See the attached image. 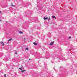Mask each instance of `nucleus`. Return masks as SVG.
<instances>
[{
	"label": "nucleus",
	"mask_w": 77,
	"mask_h": 77,
	"mask_svg": "<svg viewBox=\"0 0 77 77\" xmlns=\"http://www.w3.org/2000/svg\"><path fill=\"white\" fill-rule=\"evenodd\" d=\"M1 44L2 45H3V46H4V45H5V44H4V43H3V42H1Z\"/></svg>",
	"instance_id": "f257e3e1"
},
{
	"label": "nucleus",
	"mask_w": 77,
	"mask_h": 77,
	"mask_svg": "<svg viewBox=\"0 0 77 77\" xmlns=\"http://www.w3.org/2000/svg\"><path fill=\"white\" fill-rule=\"evenodd\" d=\"M54 42H51V43L50 44L51 45H53V44H54Z\"/></svg>",
	"instance_id": "f03ea898"
},
{
	"label": "nucleus",
	"mask_w": 77,
	"mask_h": 77,
	"mask_svg": "<svg viewBox=\"0 0 77 77\" xmlns=\"http://www.w3.org/2000/svg\"><path fill=\"white\" fill-rule=\"evenodd\" d=\"M12 38H11L10 39H9L8 40V43H9V41H11V40H12Z\"/></svg>",
	"instance_id": "7ed1b4c3"
},
{
	"label": "nucleus",
	"mask_w": 77,
	"mask_h": 77,
	"mask_svg": "<svg viewBox=\"0 0 77 77\" xmlns=\"http://www.w3.org/2000/svg\"><path fill=\"white\" fill-rule=\"evenodd\" d=\"M48 19V17H44V20H47Z\"/></svg>",
	"instance_id": "20e7f679"
},
{
	"label": "nucleus",
	"mask_w": 77,
	"mask_h": 77,
	"mask_svg": "<svg viewBox=\"0 0 77 77\" xmlns=\"http://www.w3.org/2000/svg\"><path fill=\"white\" fill-rule=\"evenodd\" d=\"M23 67H22L21 68H19V69H20V70H22V69H23Z\"/></svg>",
	"instance_id": "39448f33"
},
{
	"label": "nucleus",
	"mask_w": 77,
	"mask_h": 77,
	"mask_svg": "<svg viewBox=\"0 0 77 77\" xmlns=\"http://www.w3.org/2000/svg\"><path fill=\"white\" fill-rule=\"evenodd\" d=\"M33 44L34 45H37V43H36L34 42Z\"/></svg>",
	"instance_id": "423d86ee"
},
{
	"label": "nucleus",
	"mask_w": 77,
	"mask_h": 77,
	"mask_svg": "<svg viewBox=\"0 0 77 77\" xmlns=\"http://www.w3.org/2000/svg\"><path fill=\"white\" fill-rule=\"evenodd\" d=\"M52 18H56V17H55V16H54L52 17Z\"/></svg>",
	"instance_id": "0eeeda50"
},
{
	"label": "nucleus",
	"mask_w": 77,
	"mask_h": 77,
	"mask_svg": "<svg viewBox=\"0 0 77 77\" xmlns=\"http://www.w3.org/2000/svg\"><path fill=\"white\" fill-rule=\"evenodd\" d=\"M19 33H20V34L21 33L22 34H23V32H22L21 31H20L19 32Z\"/></svg>",
	"instance_id": "6e6552de"
},
{
	"label": "nucleus",
	"mask_w": 77,
	"mask_h": 77,
	"mask_svg": "<svg viewBox=\"0 0 77 77\" xmlns=\"http://www.w3.org/2000/svg\"><path fill=\"white\" fill-rule=\"evenodd\" d=\"M21 72H24V71H26V70H21Z\"/></svg>",
	"instance_id": "1a4fd4ad"
},
{
	"label": "nucleus",
	"mask_w": 77,
	"mask_h": 77,
	"mask_svg": "<svg viewBox=\"0 0 77 77\" xmlns=\"http://www.w3.org/2000/svg\"><path fill=\"white\" fill-rule=\"evenodd\" d=\"M50 17H49V19H48V21H50Z\"/></svg>",
	"instance_id": "9d476101"
},
{
	"label": "nucleus",
	"mask_w": 77,
	"mask_h": 77,
	"mask_svg": "<svg viewBox=\"0 0 77 77\" xmlns=\"http://www.w3.org/2000/svg\"><path fill=\"white\" fill-rule=\"evenodd\" d=\"M26 50H29V49H28V48H26Z\"/></svg>",
	"instance_id": "9b49d317"
},
{
	"label": "nucleus",
	"mask_w": 77,
	"mask_h": 77,
	"mask_svg": "<svg viewBox=\"0 0 77 77\" xmlns=\"http://www.w3.org/2000/svg\"><path fill=\"white\" fill-rule=\"evenodd\" d=\"M11 5L12 6H14V5H12V3H11Z\"/></svg>",
	"instance_id": "f8f14e48"
},
{
	"label": "nucleus",
	"mask_w": 77,
	"mask_h": 77,
	"mask_svg": "<svg viewBox=\"0 0 77 77\" xmlns=\"http://www.w3.org/2000/svg\"><path fill=\"white\" fill-rule=\"evenodd\" d=\"M71 38V37L70 36V37H69V39H70V38Z\"/></svg>",
	"instance_id": "ddd939ff"
},
{
	"label": "nucleus",
	"mask_w": 77,
	"mask_h": 77,
	"mask_svg": "<svg viewBox=\"0 0 77 77\" xmlns=\"http://www.w3.org/2000/svg\"><path fill=\"white\" fill-rule=\"evenodd\" d=\"M4 76L5 77H6V74H5Z\"/></svg>",
	"instance_id": "4468645a"
},
{
	"label": "nucleus",
	"mask_w": 77,
	"mask_h": 77,
	"mask_svg": "<svg viewBox=\"0 0 77 77\" xmlns=\"http://www.w3.org/2000/svg\"><path fill=\"white\" fill-rule=\"evenodd\" d=\"M15 54H17V52H16V53H15Z\"/></svg>",
	"instance_id": "2eb2a0df"
},
{
	"label": "nucleus",
	"mask_w": 77,
	"mask_h": 77,
	"mask_svg": "<svg viewBox=\"0 0 77 77\" xmlns=\"http://www.w3.org/2000/svg\"><path fill=\"white\" fill-rule=\"evenodd\" d=\"M0 13H2V11H0Z\"/></svg>",
	"instance_id": "dca6fc26"
},
{
	"label": "nucleus",
	"mask_w": 77,
	"mask_h": 77,
	"mask_svg": "<svg viewBox=\"0 0 77 77\" xmlns=\"http://www.w3.org/2000/svg\"><path fill=\"white\" fill-rule=\"evenodd\" d=\"M76 74H77V73H76Z\"/></svg>",
	"instance_id": "f3484780"
},
{
	"label": "nucleus",
	"mask_w": 77,
	"mask_h": 77,
	"mask_svg": "<svg viewBox=\"0 0 77 77\" xmlns=\"http://www.w3.org/2000/svg\"><path fill=\"white\" fill-rule=\"evenodd\" d=\"M29 60H30V59H29Z\"/></svg>",
	"instance_id": "a211bd4d"
}]
</instances>
